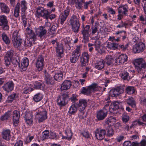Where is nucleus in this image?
Masks as SVG:
<instances>
[{
    "label": "nucleus",
    "instance_id": "obj_1",
    "mask_svg": "<svg viewBox=\"0 0 146 146\" xmlns=\"http://www.w3.org/2000/svg\"><path fill=\"white\" fill-rule=\"evenodd\" d=\"M26 31L27 35V38L24 41V44L26 46L30 47L31 46L33 43L36 40V35L33 32L32 30L29 28H27Z\"/></svg>",
    "mask_w": 146,
    "mask_h": 146
},
{
    "label": "nucleus",
    "instance_id": "obj_2",
    "mask_svg": "<svg viewBox=\"0 0 146 146\" xmlns=\"http://www.w3.org/2000/svg\"><path fill=\"white\" fill-rule=\"evenodd\" d=\"M98 89V84L96 83H93L87 88L85 87L82 88L81 92L84 95L88 96L92 92H94L97 91Z\"/></svg>",
    "mask_w": 146,
    "mask_h": 146
},
{
    "label": "nucleus",
    "instance_id": "obj_3",
    "mask_svg": "<svg viewBox=\"0 0 146 146\" xmlns=\"http://www.w3.org/2000/svg\"><path fill=\"white\" fill-rule=\"evenodd\" d=\"M35 117L38 119L39 122H43L47 118V113L46 110L42 108H40L35 113Z\"/></svg>",
    "mask_w": 146,
    "mask_h": 146
},
{
    "label": "nucleus",
    "instance_id": "obj_4",
    "mask_svg": "<svg viewBox=\"0 0 146 146\" xmlns=\"http://www.w3.org/2000/svg\"><path fill=\"white\" fill-rule=\"evenodd\" d=\"M70 24L72 26V31L75 33L78 32L80 27V24L78 17L73 15L70 19Z\"/></svg>",
    "mask_w": 146,
    "mask_h": 146
},
{
    "label": "nucleus",
    "instance_id": "obj_5",
    "mask_svg": "<svg viewBox=\"0 0 146 146\" xmlns=\"http://www.w3.org/2000/svg\"><path fill=\"white\" fill-rule=\"evenodd\" d=\"M81 46H76V49L72 52L71 55L70 57V61L72 63H75L78 60L80 55V52Z\"/></svg>",
    "mask_w": 146,
    "mask_h": 146
},
{
    "label": "nucleus",
    "instance_id": "obj_6",
    "mask_svg": "<svg viewBox=\"0 0 146 146\" xmlns=\"http://www.w3.org/2000/svg\"><path fill=\"white\" fill-rule=\"evenodd\" d=\"M37 14L38 17H42L46 19H49V15L50 14V11L48 9H46L43 7H38L37 8Z\"/></svg>",
    "mask_w": 146,
    "mask_h": 146
},
{
    "label": "nucleus",
    "instance_id": "obj_7",
    "mask_svg": "<svg viewBox=\"0 0 146 146\" xmlns=\"http://www.w3.org/2000/svg\"><path fill=\"white\" fill-rule=\"evenodd\" d=\"M145 48V44L142 42L137 43L133 46V50L135 53L142 52Z\"/></svg>",
    "mask_w": 146,
    "mask_h": 146
},
{
    "label": "nucleus",
    "instance_id": "obj_8",
    "mask_svg": "<svg viewBox=\"0 0 146 146\" xmlns=\"http://www.w3.org/2000/svg\"><path fill=\"white\" fill-rule=\"evenodd\" d=\"M90 26L88 25H87L85 27H84L83 25V28L82 29L81 32L83 35L84 40L85 42L88 41L89 40V37L90 36L89 34Z\"/></svg>",
    "mask_w": 146,
    "mask_h": 146
},
{
    "label": "nucleus",
    "instance_id": "obj_9",
    "mask_svg": "<svg viewBox=\"0 0 146 146\" xmlns=\"http://www.w3.org/2000/svg\"><path fill=\"white\" fill-rule=\"evenodd\" d=\"M44 65V58L42 55L39 56L36 60V66L39 71L42 70Z\"/></svg>",
    "mask_w": 146,
    "mask_h": 146
},
{
    "label": "nucleus",
    "instance_id": "obj_10",
    "mask_svg": "<svg viewBox=\"0 0 146 146\" xmlns=\"http://www.w3.org/2000/svg\"><path fill=\"white\" fill-rule=\"evenodd\" d=\"M8 21L7 17L4 15H0V26H3V28L4 30L9 29V26L8 25Z\"/></svg>",
    "mask_w": 146,
    "mask_h": 146
},
{
    "label": "nucleus",
    "instance_id": "obj_11",
    "mask_svg": "<svg viewBox=\"0 0 146 146\" xmlns=\"http://www.w3.org/2000/svg\"><path fill=\"white\" fill-rule=\"evenodd\" d=\"M106 131L104 129H97L95 132V136L98 140H102L105 137Z\"/></svg>",
    "mask_w": 146,
    "mask_h": 146
},
{
    "label": "nucleus",
    "instance_id": "obj_12",
    "mask_svg": "<svg viewBox=\"0 0 146 146\" xmlns=\"http://www.w3.org/2000/svg\"><path fill=\"white\" fill-rule=\"evenodd\" d=\"M92 39L95 40L94 42V44L89 43L88 44V47H92V46H94L96 50L99 51L100 49L101 44V42L99 40V38L98 36H96L92 37Z\"/></svg>",
    "mask_w": 146,
    "mask_h": 146
},
{
    "label": "nucleus",
    "instance_id": "obj_13",
    "mask_svg": "<svg viewBox=\"0 0 146 146\" xmlns=\"http://www.w3.org/2000/svg\"><path fill=\"white\" fill-rule=\"evenodd\" d=\"M44 27L40 26L39 28L37 29L36 31V36H38L40 39H42L44 37V36L46 34L47 31L44 29Z\"/></svg>",
    "mask_w": 146,
    "mask_h": 146
},
{
    "label": "nucleus",
    "instance_id": "obj_14",
    "mask_svg": "<svg viewBox=\"0 0 146 146\" xmlns=\"http://www.w3.org/2000/svg\"><path fill=\"white\" fill-rule=\"evenodd\" d=\"M108 111L106 109L100 110L97 111L96 117L99 121L103 120L107 116Z\"/></svg>",
    "mask_w": 146,
    "mask_h": 146
},
{
    "label": "nucleus",
    "instance_id": "obj_15",
    "mask_svg": "<svg viewBox=\"0 0 146 146\" xmlns=\"http://www.w3.org/2000/svg\"><path fill=\"white\" fill-rule=\"evenodd\" d=\"M102 27L100 25V24L98 23H96L94 26H93L91 28V34L92 35L94 36L97 33V36H98L99 35V31H101Z\"/></svg>",
    "mask_w": 146,
    "mask_h": 146
},
{
    "label": "nucleus",
    "instance_id": "obj_16",
    "mask_svg": "<svg viewBox=\"0 0 146 146\" xmlns=\"http://www.w3.org/2000/svg\"><path fill=\"white\" fill-rule=\"evenodd\" d=\"M68 98V96L66 94L59 96L57 100L58 104L61 106L65 105L67 103L66 100Z\"/></svg>",
    "mask_w": 146,
    "mask_h": 146
},
{
    "label": "nucleus",
    "instance_id": "obj_17",
    "mask_svg": "<svg viewBox=\"0 0 146 146\" xmlns=\"http://www.w3.org/2000/svg\"><path fill=\"white\" fill-rule=\"evenodd\" d=\"M127 56L125 54H122L116 58V63L119 65L123 64L127 60Z\"/></svg>",
    "mask_w": 146,
    "mask_h": 146
},
{
    "label": "nucleus",
    "instance_id": "obj_18",
    "mask_svg": "<svg viewBox=\"0 0 146 146\" xmlns=\"http://www.w3.org/2000/svg\"><path fill=\"white\" fill-rule=\"evenodd\" d=\"M105 62L104 60L101 59L96 61L94 64V68L98 70H102L105 67Z\"/></svg>",
    "mask_w": 146,
    "mask_h": 146
},
{
    "label": "nucleus",
    "instance_id": "obj_19",
    "mask_svg": "<svg viewBox=\"0 0 146 146\" xmlns=\"http://www.w3.org/2000/svg\"><path fill=\"white\" fill-rule=\"evenodd\" d=\"M123 90L122 88L117 87L111 90L109 92V95L112 97H116L123 93Z\"/></svg>",
    "mask_w": 146,
    "mask_h": 146
},
{
    "label": "nucleus",
    "instance_id": "obj_20",
    "mask_svg": "<svg viewBox=\"0 0 146 146\" xmlns=\"http://www.w3.org/2000/svg\"><path fill=\"white\" fill-rule=\"evenodd\" d=\"M20 117L19 112L17 110H15L13 112V125L15 127L18 126Z\"/></svg>",
    "mask_w": 146,
    "mask_h": 146
},
{
    "label": "nucleus",
    "instance_id": "obj_21",
    "mask_svg": "<svg viewBox=\"0 0 146 146\" xmlns=\"http://www.w3.org/2000/svg\"><path fill=\"white\" fill-rule=\"evenodd\" d=\"M70 11V9H66L60 15V23L61 25H63L66 21L68 16L69 15Z\"/></svg>",
    "mask_w": 146,
    "mask_h": 146
},
{
    "label": "nucleus",
    "instance_id": "obj_22",
    "mask_svg": "<svg viewBox=\"0 0 146 146\" xmlns=\"http://www.w3.org/2000/svg\"><path fill=\"white\" fill-rule=\"evenodd\" d=\"M89 55L86 52H84L82 54L81 59V66H85L87 63L88 62Z\"/></svg>",
    "mask_w": 146,
    "mask_h": 146
},
{
    "label": "nucleus",
    "instance_id": "obj_23",
    "mask_svg": "<svg viewBox=\"0 0 146 146\" xmlns=\"http://www.w3.org/2000/svg\"><path fill=\"white\" fill-rule=\"evenodd\" d=\"M89 55L86 52H84L82 54L81 59V66H85L87 63L88 62Z\"/></svg>",
    "mask_w": 146,
    "mask_h": 146
},
{
    "label": "nucleus",
    "instance_id": "obj_24",
    "mask_svg": "<svg viewBox=\"0 0 146 146\" xmlns=\"http://www.w3.org/2000/svg\"><path fill=\"white\" fill-rule=\"evenodd\" d=\"M14 84L13 82L9 81L4 84L3 87V90L9 92L12 91L13 89Z\"/></svg>",
    "mask_w": 146,
    "mask_h": 146
},
{
    "label": "nucleus",
    "instance_id": "obj_25",
    "mask_svg": "<svg viewBox=\"0 0 146 146\" xmlns=\"http://www.w3.org/2000/svg\"><path fill=\"white\" fill-rule=\"evenodd\" d=\"M11 131L9 129H3L1 132L2 138L7 140H9L11 138Z\"/></svg>",
    "mask_w": 146,
    "mask_h": 146
},
{
    "label": "nucleus",
    "instance_id": "obj_26",
    "mask_svg": "<svg viewBox=\"0 0 146 146\" xmlns=\"http://www.w3.org/2000/svg\"><path fill=\"white\" fill-rule=\"evenodd\" d=\"M0 9L2 12L8 14L10 12V9L9 7L5 3H0Z\"/></svg>",
    "mask_w": 146,
    "mask_h": 146
},
{
    "label": "nucleus",
    "instance_id": "obj_27",
    "mask_svg": "<svg viewBox=\"0 0 146 146\" xmlns=\"http://www.w3.org/2000/svg\"><path fill=\"white\" fill-rule=\"evenodd\" d=\"M72 83L70 80H66L64 81L61 86L62 90H66L70 89L72 85Z\"/></svg>",
    "mask_w": 146,
    "mask_h": 146
},
{
    "label": "nucleus",
    "instance_id": "obj_28",
    "mask_svg": "<svg viewBox=\"0 0 146 146\" xmlns=\"http://www.w3.org/2000/svg\"><path fill=\"white\" fill-rule=\"evenodd\" d=\"M78 105L80 109H84L87 105V102L86 100L80 99L78 104Z\"/></svg>",
    "mask_w": 146,
    "mask_h": 146
},
{
    "label": "nucleus",
    "instance_id": "obj_29",
    "mask_svg": "<svg viewBox=\"0 0 146 146\" xmlns=\"http://www.w3.org/2000/svg\"><path fill=\"white\" fill-rule=\"evenodd\" d=\"M126 103L129 105L133 108H135L136 107V103L134 98L131 97H129L125 100Z\"/></svg>",
    "mask_w": 146,
    "mask_h": 146
},
{
    "label": "nucleus",
    "instance_id": "obj_30",
    "mask_svg": "<svg viewBox=\"0 0 146 146\" xmlns=\"http://www.w3.org/2000/svg\"><path fill=\"white\" fill-rule=\"evenodd\" d=\"M29 63V60L27 57L23 58L22 60L21 65L23 70H25L28 66Z\"/></svg>",
    "mask_w": 146,
    "mask_h": 146
},
{
    "label": "nucleus",
    "instance_id": "obj_31",
    "mask_svg": "<svg viewBox=\"0 0 146 146\" xmlns=\"http://www.w3.org/2000/svg\"><path fill=\"white\" fill-rule=\"evenodd\" d=\"M65 134L66 136H63L62 139H68V140H70L72 138V134L70 128H68L65 130Z\"/></svg>",
    "mask_w": 146,
    "mask_h": 146
},
{
    "label": "nucleus",
    "instance_id": "obj_32",
    "mask_svg": "<svg viewBox=\"0 0 146 146\" xmlns=\"http://www.w3.org/2000/svg\"><path fill=\"white\" fill-rule=\"evenodd\" d=\"M106 45L107 48L109 49L115 50L117 49L118 46V44L115 42H107Z\"/></svg>",
    "mask_w": 146,
    "mask_h": 146
},
{
    "label": "nucleus",
    "instance_id": "obj_33",
    "mask_svg": "<svg viewBox=\"0 0 146 146\" xmlns=\"http://www.w3.org/2000/svg\"><path fill=\"white\" fill-rule=\"evenodd\" d=\"M55 80L58 81H60L62 79L63 74L62 72L60 71H57L55 72V74L54 76Z\"/></svg>",
    "mask_w": 146,
    "mask_h": 146
},
{
    "label": "nucleus",
    "instance_id": "obj_34",
    "mask_svg": "<svg viewBox=\"0 0 146 146\" xmlns=\"http://www.w3.org/2000/svg\"><path fill=\"white\" fill-rule=\"evenodd\" d=\"M1 36L3 41L6 44H10V40L9 37L5 33H3L1 34Z\"/></svg>",
    "mask_w": 146,
    "mask_h": 146
},
{
    "label": "nucleus",
    "instance_id": "obj_35",
    "mask_svg": "<svg viewBox=\"0 0 146 146\" xmlns=\"http://www.w3.org/2000/svg\"><path fill=\"white\" fill-rule=\"evenodd\" d=\"M77 111V108L75 104H73L69 108L68 113L70 115H74Z\"/></svg>",
    "mask_w": 146,
    "mask_h": 146
},
{
    "label": "nucleus",
    "instance_id": "obj_36",
    "mask_svg": "<svg viewBox=\"0 0 146 146\" xmlns=\"http://www.w3.org/2000/svg\"><path fill=\"white\" fill-rule=\"evenodd\" d=\"M33 90L31 85L29 84H27L26 87L23 90V93L25 94H27L31 92Z\"/></svg>",
    "mask_w": 146,
    "mask_h": 146
},
{
    "label": "nucleus",
    "instance_id": "obj_37",
    "mask_svg": "<svg viewBox=\"0 0 146 146\" xmlns=\"http://www.w3.org/2000/svg\"><path fill=\"white\" fill-rule=\"evenodd\" d=\"M12 41L14 46L16 48L20 47L22 43V40L21 39H12Z\"/></svg>",
    "mask_w": 146,
    "mask_h": 146
},
{
    "label": "nucleus",
    "instance_id": "obj_38",
    "mask_svg": "<svg viewBox=\"0 0 146 146\" xmlns=\"http://www.w3.org/2000/svg\"><path fill=\"white\" fill-rule=\"evenodd\" d=\"M104 60V61L106 62V64L110 65L112 64L114 59L111 55H108L106 56Z\"/></svg>",
    "mask_w": 146,
    "mask_h": 146
},
{
    "label": "nucleus",
    "instance_id": "obj_39",
    "mask_svg": "<svg viewBox=\"0 0 146 146\" xmlns=\"http://www.w3.org/2000/svg\"><path fill=\"white\" fill-rule=\"evenodd\" d=\"M63 52V45L62 44L57 46L56 47L57 55L60 57H61V55Z\"/></svg>",
    "mask_w": 146,
    "mask_h": 146
},
{
    "label": "nucleus",
    "instance_id": "obj_40",
    "mask_svg": "<svg viewBox=\"0 0 146 146\" xmlns=\"http://www.w3.org/2000/svg\"><path fill=\"white\" fill-rule=\"evenodd\" d=\"M122 8V10H118V12L119 13H122L123 14L127 15V13L128 12V6L127 5H124L122 6L121 7Z\"/></svg>",
    "mask_w": 146,
    "mask_h": 146
},
{
    "label": "nucleus",
    "instance_id": "obj_41",
    "mask_svg": "<svg viewBox=\"0 0 146 146\" xmlns=\"http://www.w3.org/2000/svg\"><path fill=\"white\" fill-rule=\"evenodd\" d=\"M43 95L40 93H38L34 95L33 98L34 100L36 102L40 101L43 98Z\"/></svg>",
    "mask_w": 146,
    "mask_h": 146
},
{
    "label": "nucleus",
    "instance_id": "obj_42",
    "mask_svg": "<svg viewBox=\"0 0 146 146\" xmlns=\"http://www.w3.org/2000/svg\"><path fill=\"white\" fill-rule=\"evenodd\" d=\"M20 5V3H18L16 4L14 9V16L16 17H18L19 16V13Z\"/></svg>",
    "mask_w": 146,
    "mask_h": 146
},
{
    "label": "nucleus",
    "instance_id": "obj_43",
    "mask_svg": "<svg viewBox=\"0 0 146 146\" xmlns=\"http://www.w3.org/2000/svg\"><path fill=\"white\" fill-rule=\"evenodd\" d=\"M27 3L25 0L21 1V11H26L27 9Z\"/></svg>",
    "mask_w": 146,
    "mask_h": 146
},
{
    "label": "nucleus",
    "instance_id": "obj_44",
    "mask_svg": "<svg viewBox=\"0 0 146 146\" xmlns=\"http://www.w3.org/2000/svg\"><path fill=\"white\" fill-rule=\"evenodd\" d=\"M135 89L133 86H129L126 89V92L129 94H133L135 92Z\"/></svg>",
    "mask_w": 146,
    "mask_h": 146
},
{
    "label": "nucleus",
    "instance_id": "obj_45",
    "mask_svg": "<svg viewBox=\"0 0 146 146\" xmlns=\"http://www.w3.org/2000/svg\"><path fill=\"white\" fill-rule=\"evenodd\" d=\"M83 0H75V7L79 9H80L82 8V3Z\"/></svg>",
    "mask_w": 146,
    "mask_h": 146
},
{
    "label": "nucleus",
    "instance_id": "obj_46",
    "mask_svg": "<svg viewBox=\"0 0 146 146\" xmlns=\"http://www.w3.org/2000/svg\"><path fill=\"white\" fill-rule=\"evenodd\" d=\"M120 76L121 78L124 80H126L128 79V78H129V73L127 72L123 71L120 74Z\"/></svg>",
    "mask_w": 146,
    "mask_h": 146
},
{
    "label": "nucleus",
    "instance_id": "obj_47",
    "mask_svg": "<svg viewBox=\"0 0 146 146\" xmlns=\"http://www.w3.org/2000/svg\"><path fill=\"white\" fill-rule=\"evenodd\" d=\"M107 135L108 136H112L114 134L113 129L111 127H108L107 129Z\"/></svg>",
    "mask_w": 146,
    "mask_h": 146
},
{
    "label": "nucleus",
    "instance_id": "obj_48",
    "mask_svg": "<svg viewBox=\"0 0 146 146\" xmlns=\"http://www.w3.org/2000/svg\"><path fill=\"white\" fill-rule=\"evenodd\" d=\"M116 121V118L114 117L111 116L107 118L105 121L106 124H110L111 123H114Z\"/></svg>",
    "mask_w": 146,
    "mask_h": 146
},
{
    "label": "nucleus",
    "instance_id": "obj_49",
    "mask_svg": "<svg viewBox=\"0 0 146 146\" xmlns=\"http://www.w3.org/2000/svg\"><path fill=\"white\" fill-rule=\"evenodd\" d=\"M21 39L20 38V34L18 31L16 30L14 31L13 33L12 39Z\"/></svg>",
    "mask_w": 146,
    "mask_h": 146
},
{
    "label": "nucleus",
    "instance_id": "obj_50",
    "mask_svg": "<svg viewBox=\"0 0 146 146\" xmlns=\"http://www.w3.org/2000/svg\"><path fill=\"white\" fill-rule=\"evenodd\" d=\"M85 110L84 109H79L78 116L79 118L81 119H84L86 117L84 113Z\"/></svg>",
    "mask_w": 146,
    "mask_h": 146
},
{
    "label": "nucleus",
    "instance_id": "obj_51",
    "mask_svg": "<svg viewBox=\"0 0 146 146\" xmlns=\"http://www.w3.org/2000/svg\"><path fill=\"white\" fill-rule=\"evenodd\" d=\"M17 96L16 94L13 93L9 96L7 98V101L9 103L12 102L14 100V98Z\"/></svg>",
    "mask_w": 146,
    "mask_h": 146
},
{
    "label": "nucleus",
    "instance_id": "obj_52",
    "mask_svg": "<svg viewBox=\"0 0 146 146\" xmlns=\"http://www.w3.org/2000/svg\"><path fill=\"white\" fill-rule=\"evenodd\" d=\"M129 45V44L127 43L126 44H122L119 45V47L120 49L122 50L125 51L128 48Z\"/></svg>",
    "mask_w": 146,
    "mask_h": 146
},
{
    "label": "nucleus",
    "instance_id": "obj_53",
    "mask_svg": "<svg viewBox=\"0 0 146 146\" xmlns=\"http://www.w3.org/2000/svg\"><path fill=\"white\" fill-rule=\"evenodd\" d=\"M129 120V117L126 113H124L122 115V120L125 123L127 122Z\"/></svg>",
    "mask_w": 146,
    "mask_h": 146
},
{
    "label": "nucleus",
    "instance_id": "obj_54",
    "mask_svg": "<svg viewBox=\"0 0 146 146\" xmlns=\"http://www.w3.org/2000/svg\"><path fill=\"white\" fill-rule=\"evenodd\" d=\"M14 54V51L13 50L11 49L7 52L5 56L11 58Z\"/></svg>",
    "mask_w": 146,
    "mask_h": 146
},
{
    "label": "nucleus",
    "instance_id": "obj_55",
    "mask_svg": "<svg viewBox=\"0 0 146 146\" xmlns=\"http://www.w3.org/2000/svg\"><path fill=\"white\" fill-rule=\"evenodd\" d=\"M49 135V131L48 130H45L42 133V138L43 139H47Z\"/></svg>",
    "mask_w": 146,
    "mask_h": 146
},
{
    "label": "nucleus",
    "instance_id": "obj_56",
    "mask_svg": "<svg viewBox=\"0 0 146 146\" xmlns=\"http://www.w3.org/2000/svg\"><path fill=\"white\" fill-rule=\"evenodd\" d=\"M11 58L5 56L4 58L5 64L7 66H9L10 64Z\"/></svg>",
    "mask_w": 146,
    "mask_h": 146
},
{
    "label": "nucleus",
    "instance_id": "obj_57",
    "mask_svg": "<svg viewBox=\"0 0 146 146\" xmlns=\"http://www.w3.org/2000/svg\"><path fill=\"white\" fill-rule=\"evenodd\" d=\"M127 25L128 24L127 23L123 22V21H121V23L116 26V28H120L125 27L126 28Z\"/></svg>",
    "mask_w": 146,
    "mask_h": 146
},
{
    "label": "nucleus",
    "instance_id": "obj_58",
    "mask_svg": "<svg viewBox=\"0 0 146 146\" xmlns=\"http://www.w3.org/2000/svg\"><path fill=\"white\" fill-rule=\"evenodd\" d=\"M140 104L143 105H146V96L140 98Z\"/></svg>",
    "mask_w": 146,
    "mask_h": 146
},
{
    "label": "nucleus",
    "instance_id": "obj_59",
    "mask_svg": "<svg viewBox=\"0 0 146 146\" xmlns=\"http://www.w3.org/2000/svg\"><path fill=\"white\" fill-rule=\"evenodd\" d=\"M42 86V84L40 82H37L35 83L34 87L36 89H38L41 88Z\"/></svg>",
    "mask_w": 146,
    "mask_h": 146
},
{
    "label": "nucleus",
    "instance_id": "obj_60",
    "mask_svg": "<svg viewBox=\"0 0 146 146\" xmlns=\"http://www.w3.org/2000/svg\"><path fill=\"white\" fill-rule=\"evenodd\" d=\"M45 81L48 84H52L54 83V81L52 77H51L48 79L46 78V80H45Z\"/></svg>",
    "mask_w": 146,
    "mask_h": 146
},
{
    "label": "nucleus",
    "instance_id": "obj_61",
    "mask_svg": "<svg viewBox=\"0 0 146 146\" xmlns=\"http://www.w3.org/2000/svg\"><path fill=\"white\" fill-rule=\"evenodd\" d=\"M82 3H84L83 7L84 8L87 9L88 6L92 3V1H89L86 2H84L83 1Z\"/></svg>",
    "mask_w": 146,
    "mask_h": 146
},
{
    "label": "nucleus",
    "instance_id": "obj_62",
    "mask_svg": "<svg viewBox=\"0 0 146 146\" xmlns=\"http://www.w3.org/2000/svg\"><path fill=\"white\" fill-rule=\"evenodd\" d=\"M70 100L73 103L75 102L78 100L77 96L76 94H72L70 98Z\"/></svg>",
    "mask_w": 146,
    "mask_h": 146
},
{
    "label": "nucleus",
    "instance_id": "obj_63",
    "mask_svg": "<svg viewBox=\"0 0 146 146\" xmlns=\"http://www.w3.org/2000/svg\"><path fill=\"white\" fill-rule=\"evenodd\" d=\"M34 138V136H28L25 138V142L26 143H29Z\"/></svg>",
    "mask_w": 146,
    "mask_h": 146
},
{
    "label": "nucleus",
    "instance_id": "obj_64",
    "mask_svg": "<svg viewBox=\"0 0 146 146\" xmlns=\"http://www.w3.org/2000/svg\"><path fill=\"white\" fill-rule=\"evenodd\" d=\"M33 114L31 112H27L26 113L25 118H33Z\"/></svg>",
    "mask_w": 146,
    "mask_h": 146
}]
</instances>
